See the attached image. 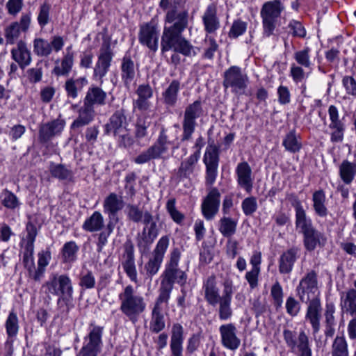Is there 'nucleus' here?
Returning a JSON list of instances; mask_svg holds the SVG:
<instances>
[{
    "mask_svg": "<svg viewBox=\"0 0 356 356\" xmlns=\"http://www.w3.org/2000/svg\"><path fill=\"white\" fill-rule=\"evenodd\" d=\"M332 356H348V343L343 336H337L332 345Z\"/></svg>",
    "mask_w": 356,
    "mask_h": 356,
    "instance_id": "53",
    "label": "nucleus"
},
{
    "mask_svg": "<svg viewBox=\"0 0 356 356\" xmlns=\"http://www.w3.org/2000/svg\"><path fill=\"white\" fill-rule=\"evenodd\" d=\"M38 268L35 269L34 257H33V279L35 281H39L45 270V268L48 266L51 258L49 248L42 250L38 254Z\"/></svg>",
    "mask_w": 356,
    "mask_h": 356,
    "instance_id": "37",
    "label": "nucleus"
},
{
    "mask_svg": "<svg viewBox=\"0 0 356 356\" xmlns=\"http://www.w3.org/2000/svg\"><path fill=\"white\" fill-rule=\"evenodd\" d=\"M248 24L241 19H236L233 22V24L228 33L230 38H237L242 35L247 30Z\"/></svg>",
    "mask_w": 356,
    "mask_h": 356,
    "instance_id": "59",
    "label": "nucleus"
},
{
    "mask_svg": "<svg viewBox=\"0 0 356 356\" xmlns=\"http://www.w3.org/2000/svg\"><path fill=\"white\" fill-rule=\"evenodd\" d=\"M329 128L332 130L330 134V141L332 143H341L344 138V132H345V124H336L332 126H329Z\"/></svg>",
    "mask_w": 356,
    "mask_h": 356,
    "instance_id": "63",
    "label": "nucleus"
},
{
    "mask_svg": "<svg viewBox=\"0 0 356 356\" xmlns=\"http://www.w3.org/2000/svg\"><path fill=\"white\" fill-rule=\"evenodd\" d=\"M158 234L159 230L156 222L145 226L136 238L137 246L140 252L143 254L147 252Z\"/></svg>",
    "mask_w": 356,
    "mask_h": 356,
    "instance_id": "25",
    "label": "nucleus"
},
{
    "mask_svg": "<svg viewBox=\"0 0 356 356\" xmlns=\"http://www.w3.org/2000/svg\"><path fill=\"white\" fill-rule=\"evenodd\" d=\"M88 81L85 77L77 79H68L65 83V90L68 97L75 99L78 96V92L86 86Z\"/></svg>",
    "mask_w": 356,
    "mask_h": 356,
    "instance_id": "45",
    "label": "nucleus"
},
{
    "mask_svg": "<svg viewBox=\"0 0 356 356\" xmlns=\"http://www.w3.org/2000/svg\"><path fill=\"white\" fill-rule=\"evenodd\" d=\"M203 114V108L202 102L196 100L189 104L185 108L184 112V118L182 121V134L181 140L182 142L190 140L192 135L195 132L197 126V119L200 118Z\"/></svg>",
    "mask_w": 356,
    "mask_h": 356,
    "instance_id": "11",
    "label": "nucleus"
},
{
    "mask_svg": "<svg viewBox=\"0 0 356 356\" xmlns=\"http://www.w3.org/2000/svg\"><path fill=\"white\" fill-rule=\"evenodd\" d=\"M356 174V159L353 162L343 160L339 166V176L346 184H350Z\"/></svg>",
    "mask_w": 356,
    "mask_h": 356,
    "instance_id": "46",
    "label": "nucleus"
},
{
    "mask_svg": "<svg viewBox=\"0 0 356 356\" xmlns=\"http://www.w3.org/2000/svg\"><path fill=\"white\" fill-rule=\"evenodd\" d=\"M218 230L225 238H230L236 232L237 220L224 215L218 221Z\"/></svg>",
    "mask_w": 356,
    "mask_h": 356,
    "instance_id": "47",
    "label": "nucleus"
},
{
    "mask_svg": "<svg viewBox=\"0 0 356 356\" xmlns=\"http://www.w3.org/2000/svg\"><path fill=\"white\" fill-rule=\"evenodd\" d=\"M296 226L303 234L304 245L308 251H313L318 245L321 246L325 245L326 238L323 234L314 228L309 218L307 217L296 222Z\"/></svg>",
    "mask_w": 356,
    "mask_h": 356,
    "instance_id": "12",
    "label": "nucleus"
},
{
    "mask_svg": "<svg viewBox=\"0 0 356 356\" xmlns=\"http://www.w3.org/2000/svg\"><path fill=\"white\" fill-rule=\"evenodd\" d=\"M270 296L273 300V305L276 309L282 307L283 302V289L281 284L276 282L271 287Z\"/></svg>",
    "mask_w": 356,
    "mask_h": 356,
    "instance_id": "61",
    "label": "nucleus"
},
{
    "mask_svg": "<svg viewBox=\"0 0 356 356\" xmlns=\"http://www.w3.org/2000/svg\"><path fill=\"white\" fill-rule=\"evenodd\" d=\"M181 251L179 248H174L170 253L165 269L161 275V284L159 289V296L170 299L171 292L175 283L181 286L186 284L187 274L179 268L181 258Z\"/></svg>",
    "mask_w": 356,
    "mask_h": 356,
    "instance_id": "3",
    "label": "nucleus"
},
{
    "mask_svg": "<svg viewBox=\"0 0 356 356\" xmlns=\"http://www.w3.org/2000/svg\"><path fill=\"white\" fill-rule=\"evenodd\" d=\"M79 246L74 241L66 242L61 249L62 261L65 264L74 263L77 259Z\"/></svg>",
    "mask_w": 356,
    "mask_h": 356,
    "instance_id": "48",
    "label": "nucleus"
},
{
    "mask_svg": "<svg viewBox=\"0 0 356 356\" xmlns=\"http://www.w3.org/2000/svg\"><path fill=\"white\" fill-rule=\"evenodd\" d=\"M200 158V150H196L193 154L181 161L178 168L177 175L179 178H188L194 172L196 164Z\"/></svg>",
    "mask_w": 356,
    "mask_h": 356,
    "instance_id": "35",
    "label": "nucleus"
},
{
    "mask_svg": "<svg viewBox=\"0 0 356 356\" xmlns=\"http://www.w3.org/2000/svg\"><path fill=\"white\" fill-rule=\"evenodd\" d=\"M136 116L134 136L139 141L147 136V129L151 124V120L148 113L137 114Z\"/></svg>",
    "mask_w": 356,
    "mask_h": 356,
    "instance_id": "42",
    "label": "nucleus"
},
{
    "mask_svg": "<svg viewBox=\"0 0 356 356\" xmlns=\"http://www.w3.org/2000/svg\"><path fill=\"white\" fill-rule=\"evenodd\" d=\"M127 218L136 223L142 221L144 212L136 204H128L126 209Z\"/></svg>",
    "mask_w": 356,
    "mask_h": 356,
    "instance_id": "62",
    "label": "nucleus"
},
{
    "mask_svg": "<svg viewBox=\"0 0 356 356\" xmlns=\"http://www.w3.org/2000/svg\"><path fill=\"white\" fill-rule=\"evenodd\" d=\"M26 250H29L34 253V242L38 234L37 228L35 225L31 222H29L26 226Z\"/></svg>",
    "mask_w": 356,
    "mask_h": 356,
    "instance_id": "60",
    "label": "nucleus"
},
{
    "mask_svg": "<svg viewBox=\"0 0 356 356\" xmlns=\"http://www.w3.org/2000/svg\"><path fill=\"white\" fill-rule=\"evenodd\" d=\"M8 337L13 338L16 337L19 331L18 318L14 312H10L5 323Z\"/></svg>",
    "mask_w": 356,
    "mask_h": 356,
    "instance_id": "55",
    "label": "nucleus"
},
{
    "mask_svg": "<svg viewBox=\"0 0 356 356\" xmlns=\"http://www.w3.org/2000/svg\"><path fill=\"white\" fill-rule=\"evenodd\" d=\"M237 328L232 323L222 324L219 327L220 343L222 346L230 350H236L241 345V339L237 336Z\"/></svg>",
    "mask_w": 356,
    "mask_h": 356,
    "instance_id": "20",
    "label": "nucleus"
},
{
    "mask_svg": "<svg viewBox=\"0 0 356 356\" xmlns=\"http://www.w3.org/2000/svg\"><path fill=\"white\" fill-rule=\"evenodd\" d=\"M0 202L5 208L10 210L19 208L21 204L18 197L7 188L0 193Z\"/></svg>",
    "mask_w": 356,
    "mask_h": 356,
    "instance_id": "49",
    "label": "nucleus"
},
{
    "mask_svg": "<svg viewBox=\"0 0 356 356\" xmlns=\"http://www.w3.org/2000/svg\"><path fill=\"white\" fill-rule=\"evenodd\" d=\"M171 144L167 129L163 127L155 143L137 156L134 161L136 163L141 165L151 160L161 159L163 154L168 153Z\"/></svg>",
    "mask_w": 356,
    "mask_h": 356,
    "instance_id": "9",
    "label": "nucleus"
},
{
    "mask_svg": "<svg viewBox=\"0 0 356 356\" xmlns=\"http://www.w3.org/2000/svg\"><path fill=\"white\" fill-rule=\"evenodd\" d=\"M298 251V248L293 247L281 254L279 259V272L281 274H289L292 271Z\"/></svg>",
    "mask_w": 356,
    "mask_h": 356,
    "instance_id": "33",
    "label": "nucleus"
},
{
    "mask_svg": "<svg viewBox=\"0 0 356 356\" xmlns=\"http://www.w3.org/2000/svg\"><path fill=\"white\" fill-rule=\"evenodd\" d=\"M285 308L288 315L293 318L299 314L301 305L293 296H290L286 300Z\"/></svg>",
    "mask_w": 356,
    "mask_h": 356,
    "instance_id": "58",
    "label": "nucleus"
},
{
    "mask_svg": "<svg viewBox=\"0 0 356 356\" xmlns=\"http://www.w3.org/2000/svg\"><path fill=\"white\" fill-rule=\"evenodd\" d=\"M283 337L289 350L296 356H312L309 339L304 330L297 334L289 329H284Z\"/></svg>",
    "mask_w": 356,
    "mask_h": 356,
    "instance_id": "10",
    "label": "nucleus"
},
{
    "mask_svg": "<svg viewBox=\"0 0 356 356\" xmlns=\"http://www.w3.org/2000/svg\"><path fill=\"white\" fill-rule=\"evenodd\" d=\"M179 90L180 81L172 80L162 93L163 103L168 106L174 107L177 102Z\"/></svg>",
    "mask_w": 356,
    "mask_h": 356,
    "instance_id": "39",
    "label": "nucleus"
},
{
    "mask_svg": "<svg viewBox=\"0 0 356 356\" xmlns=\"http://www.w3.org/2000/svg\"><path fill=\"white\" fill-rule=\"evenodd\" d=\"M71 47L66 49L60 65H56L53 69V73L56 76H67L71 72L74 63V53L70 51Z\"/></svg>",
    "mask_w": 356,
    "mask_h": 356,
    "instance_id": "40",
    "label": "nucleus"
},
{
    "mask_svg": "<svg viewBox=\"0 0 356 356\" xmlns=\"http://www.w3.org/2000/svg\"><path fill=\"white\" fill-rule=\"evenodd\" d=\"M257 198L250 196L245 198L241 204L242 210L245 216H252L257 209Z\"/></svg>",
    "mask_w": 356,
    "mask_h": 356,
    "instance_id": "64",
    "label": "nucleus"
},
{
    "mask_svg": "<svg viewBox=\"0 0 356 356\" xmlns=\"http://www.w3.org/2000/svg\"><path fill=\"white\" fill-rule=\"evenodd\" d=\"M124 206L123 199L115 193H111L104 200V212L108 215L109 222L118 220L117 214Z\"/></svg>",
    "mask_w": 356,
    "mask_h": 356,
    "instance_id": "26",
    "label": "nucleus"
},
{
    "mask_svg": "<svg viewBox=\"0 0 356 356\" xmlns=\"http://www.w3.org/2000/svg\"><path fill=\"white\" fill-rule=\"evenodd\" d=\"M305 320L312 325L314 334H317L321 327L320 321L321 318L322 306L320 298H315L311 302H307Z\"/></svg>",
    "mask_w": 356,
    "mask_h": 356,
    "instance_id": "27",
    "label": "nucleus"
},
{
    "mask_svg": "<svg viewBox=\"0 0 356 356\" xmlns=\"http://www.w3.org/2000/svg\"><path fill=\"white\" fill-rule=\"evenodd\" d=\"M104 327L91 322L83 337V346L76 356H97L102 350Z\"/></svg>",
    "mask_w": 356,
    "mask_h": 356,
    "instance_id": "7",
    "label": "nucleus"
},
{
    "mask_svg": "<svg viewBox=\"0 0 356 356\" xmlns=\"http://www.w3.org/2000/svg\"><path fill=\"white\" fill-rule=\"evenodd\" d=\"M22 32L20 25H19L17 22H12L7 26L4 29L6 44H14L17 43Z\"/></svg>",
    "mask_w": 356,
    "mask_h": 356,
    "instance_id": "50",
    "label": "nucleus"
},
{
    "mask_svg": "<svg viewBox=\"0 0 356 356\" xmlns=\"http://www.w3.org/2000/svg\"><path fill=\"white\" fill-rule=\"evenodd\" d=\"M341 307L346 313L356 315V290L349 289L341 301Z\"/></svg>",
    "mask_w": 356,
    "mask_h": 356,
    "instance_id": "52",
    "label": "nucleus"
},
{
    "mask_svg": "<svg viewBox=\"0 0 356 356\" xmlns=\"http://www.w3.org/2000/svg\"><path fill=\"white\" fill-rule=\"evenodd\" d=\"M220 193L216 187H211L201 204L203 216L207 220L214 218L218 213L220 204Z\"/></svg>",
    "mask_w": 356,
    "mask_h": 356,
    "instance_id": "19",
    "label": "nucleus"
},
{
    "mask_svg": "<svg viewBox=\"0 0 356 356\" xmlns=\"http://www.w3.org/2000/svg\"><path fill=\"white\" fill-rule=\"evenodd\" d=\"M49 172L51 177L60 181L70 182L74 178L72 170L63 164L51 163L49 167Z\"/></svg>",
    "mask_w": 356,
    "mask_h": 356,
    "instance_id": "44",
    "label": "nucleus"
},
{
    "mask_svg": "<svg viewBox=\"0 0 356 356\" xmlns=\"http://www.w3.org/2000/svg\"><path fill=\"white\" fill-rule=\"evenodd\" d=\"M289 34H291L293 37L303 38L306 36V30L299 21L291 20L287 26Z\"/></svg>",
    "mask_w": 356,
    "mask_h": 356,
    "instance_id": "57",
    "label": "nucleus"
},
{
    "mask_svg": "<svg viewBox=\"0 0 356 356\" xmlns=\"http://www.w3.org/2000/svg\"><path fill=\"white\" fill-rule=\"evenodd\" d=\"M296 293L302 302H311L315 298H320L318 286L317 273L314 270L308 272L301 279L296 287Z\"/></svg>",
    "mask_w": 356,
    "mask_h": 356,
    "instance_id": "14",
    "label": "nucleus"
},
{
    "mask_svg": "<svg viewBox=\"0 0 356 356\" xmlns=\"http://www.w3.org/2000/svg\"><path fill=\"white\" fill-rule=\"evenodd\" d=\"M128 125L126 112L123 108L115 111L105 125V134L117 136L127 130Z\"/></svg>",
    "mask_w": 356,
    "mask_h": 356,
    "instance_id": "22",
    "label": "nucleus"
},
{
    "mask_svg": "<svg viewBox=\"0 0 356 356\" xmlns=\"http://www.w3.org/2000/svg\"><path fill=\"white\" fill-rule=\"evenodd\" d=\"M64 44V39L60 35L52 36L50 42L42 38H35L33 41V52L38 56L47 57L53 51L56 53L60 51Z\"/></svg>",
    "mask_w": 356,
    "mask_h": 356,
    "instance_id": "18",
    "label": "nucleus"
},
{
    "mask_svg": "<svg viewBox=\"0 0 356 356\" xmlns=\"http://www.w3.org/2000/svg\"><path fill=\"white\" fill-rule=\"evenodd\" d=\"M170 299L158 296L152 310L149 330L153 333L161 332L165 327L163 304H168Z\"/></svg>",
    "mask_w": 356,
    "mask_h": 356,
    "instance_id": "21",
    "label": "nucleus"
},
{
    "mask_svg": "<svg viewBox=\"0 0 356 356\" xmlns=\"http://www.w3.org/2000/svg\"><path fill=\"white\" fill-rule=\"evenodd\" d=\"M284 10V6L280 0L268 1L263 4L260 16L262 19L264 37L268 38L273 34L277 20Z\"/></svg>",
    "mask_w": 356,
    "mask_h": 356,
    "instance_id": "8",
    "label": "nucleus"
},
{
    "mask_svg": "<svg viewBox=\"0 0 356 356\" xmlns=\"http://www.w3.org/2000/svg\"><path fill=\"white\" fill-rule=\"evenodd\" d=\"M282 145L290 153L299 152L302 147L300 135L294 129L289 131L283 138Z\"/></svg>",
    "mask_w": 356,
    "mask_h": 356,
    "instance_id": "36",
    "label": "nucleus"
},
{
    "mask_svg": "<svg viewBox=\"0 0 356 356\" xmlns=\"http://www.w3.org/2000/svg\"><path fill=\"white\" fill-rule=\"evenodd\" d=\"M159 30L158 24L153 20L140 25L138 41L155 53L159 49Z\"/></svg>",
    "mask_w": 356,
    "mask_h": 356,
    "instance_id": "17",
    "label": "nucleus"
},
{
    "mask_svg": "<svg viewBox=\"0 0 356 356\" xmlns=\"http://www.w3.org/2000/svg\"><path fill=\"white\" fill-rule=\"evenodd\" d=\"M48 291L54 296H58V305L61 302L65 305V309L63 311L66 315L73 307V286L70 278L67 275H52L45 284Z\"/></svg>",
    "mask_w": 356,
    "mask_h": 356,
    "instance_id": "5",
    "label": "nucleus"
},
{
    "mask_svg": "<svg viewBox=\"0 0 356 356\" xmlns=\"http://www.w3.org/2000/svg\"><path fill=\"white\" fill-rule=\"evenodd\" d=\"M164 22L161 39V53L173 50L186 57L195 56L198 48L183 36V32L188 28L189 24L188 10L173 7L167 11Z\"/></svg>",
    "mask_w": 356,
    "mask_h": 356,
    "instance_id": "1",
    "label": "nucleus"
},
{
    "mask_svg": "<svg viewBox=\"0 0 356 356\" xmlns=\"http://www.w3.org/2000/svg\"><path fill=\"white\" fill-rule=\"evenodd\" d=\"M11 58L19 67L24 70L28 67L32 61L31 53L27 47L26 43L20 40L17 42L16 47H13L11 51Z\"/></svg>",
    "mask_w": 356,
    "mask_h": 356,
    "instance_id": "28",
    "label": "nucleus"
},
{
    "mask_svg": "<svg viewBox=\"0 0 356 356\" xmlns=\"http://www.w3.org/2000/svg\"><path fill=\"white\" fill-rule=\"evenodd\" d=\"M124 260L122 262V268L129 280L135 283H138V273L135 264L134 248L131 241L124 244Z\"/></svg>",
    "mask_w": 356,
    "mask_h": 356,
    "instance_id": "23",
    "label": "nucleus"
},
{
    "mask_svg": "<svg viewBox=\"0 0 356 356\" xmlns=\"http://www.w3.org/2000/svg\"><path fill=\"white\" fill-rule=\"evenodd\" d=\"M219 148L214 144L209 145L206 149L203 162L206 166L205 184L212 186L218 175L219 163Z\"/></svg>",
    "mask_w": 356,
    "mask_h": 356,
    "instance_id": "16",
    "label": "nucleus"
},
{
    "mask_svg": "<svg viewBox=\"0 0 356 356\" xmlns=\"http://www.w3.org/2000/svg\"><path fill=\"white\" fill-rule=\"evenodd\" d=\"M218 44L216 39L208 35H206L204 40V53L202 58L209 60H213L215 53L218 49Z\"/></svg>",
    "mask_w": 356,
    "mask_h": 356,
    "instance_id": "54",
    "label": "nucleus"
},
{
    "mask_svg": "<svg viewBox=\"0 0 356 356\" xmlns=\"http://www.w3.org/2000/svg\"><path fill=\"white\" fill-rule=\"evenodd\" d=\"M169 243L170 239L168 236H163L158 241L149 260L144 266L145 275L147 277L152 279L153 276L158 273Z\"/></svg>",
    "mask_w": 356,
    "mask_h": 356,
    "instance_id": "15",
    "label": "nucleus"
},
{
    "mask_svg": "<svg viewBox=\"0 0 356 356\" xmlns=\"http://www.w3.org/2000/svg\"><path fill=\"white\" fill-rule=\"evenodd\" d=\"M120 70L122 81L124 86L129 88L136 74L134 62L130 56L125 55L122 58Z\"/></svg>",
    "mask_w": 356,
    "mask_h": 356,
    "instance_id": "34",
    "label": "nucleus"
},
{
    "mask_svg": "<svg viewBox=\"0 0 356 356\" xmlns=\"http://www.w3.org/2000/svg\"><path fill=\"white\" fill-rule=\"evenodd\" d=\"M311 48L307 46L296 51L293 54V58L297 63L296 65H301L306 69H311L313 65L311 60Z\"/></svg>",
    "mask_w": 356,
    "mask_h": 356,
    "instance_id": "51",
    "label": "nucleus"
},
{
    "mask_svg": "<svg viewBox=\"0 0 356 356\" xmlns=\"http://www.w3.org/2000/svg\"><path fill=\"white\" fill-rule=\"evenodd\" d=\"M105 222L103 215L99 211H94L93 213L86 219L82 225V229L88 232H95L102 230Z\"/></svg>",
    "mask_w": 356,
    "mask_h": 356,
    "instance_id": "41",
    "label": "nucleus"
},
{
    "mask_svg": "<svg viewBox=\"0 0 356 356\" xmlns=\"http://www.w3.org/2000/svg\"><path fill=\"white\" fill-rule=\"evenodd\" d=\"M184 340V327L180 323H174L171 329L170 341V356H183Z\"/></svg>",
    "mask_w": 356,
    "mask_h": 356,
    "instance_id": "29",
    "label": "nucleus"
},
{
    "mask_svg": "<svg viewBox=\"0 0 356 356\" xmlns=\"http://www.w3.org/2000/svg\"><path fill=\"white\" fill-rule=\"evenodd\" d=\"M237 183L247 193H250L253 187L252 170L249 164L244 161L239 163L236 168Z\"/></svg>",
    "mask_w": 356,
    "mask_h": 356,
    "instance_id": "31",
    "label": "nucleus"
},
{
    "mask_svg": "<svg viewBox=\"0 0 356 356\" xmlns=\"http://www.w3.org/2000/svg\"><path fill=\"white\" fill-rule=\"evenodd\" d=\"M222 286V294L220 295V289L218 286L216 277L212 275L203 282L202 289L206 302L212 307L218 305V318L220 321H225L229 320L233 316L231 305L234 285L232 281L227 279L223 282Z\"/></svg>",
    "mask_w": 356,
    "mask_h": 356,
    "instance_id": "2",
    "label": "nucleus"
},
{
    "mask_svg": "<svg viewBox=\"0 0 356 356\" xmlns=\"http://www.w3.org/2000/svg\"><path fill=\"white\" fill-rule=\"evenodd\" d=\"M106 92L97 86L88 88L83 102L94 107L95 105L103 106L106 104Z\"/></svg>",
    "mask_w": 356,
    "mask_h": 356,
    "instance_id": "38",
    "label": "nucleus"
},
{
    "mask_svg": "<svg viewBox=\"0 0 356 356\" xmlns=\"http://www.w3.org/2000/svg\"><path fill=\"white\" fill-rule=\"evenodd\" d=\"M118 300L121 312L133 323H136L146 310L147 303L144 297L138 293L131 284L123 288L118 294Z\"/></svg>",
    "mask_w": 356,
    "mask_h": 356,
    "instance_id": "4",
    "label": "nucleus"
},
{
    "mask_svg": "<svg viewBox=\"0 0 356 356\" xmlns=\"http://www.w3.org/2000/svg\"><path fill=\"white\" fill-rule=\"evenodd\" d=\"M202 22L207 34L213 33L220 28V20L217 17V8L215 4L211 3L207 7L202 15Z\"/></svg>",
    "mask_w": 356,
    "mask_h": 356,
    "instance_id": "32",
    "label": "nucleus"
},
{
    "mask_svg": "<svg viewBox=\"0 0 356 356\" xmlns=\"http://www.w3.org/2000/svg\"><path fill=\"white\" fill-rule=\"evenodd\" d=\"M313 208L315 213L320 217L325 218L328 214L326 207V196L323 190H318L312 195Z\"/></svg>",
    "mask_w": 356,
    "mask_h": 356,
    "instance_id": "43",
    "label": "nucleus"
},
{
    "mask_svg": "<svg viewBox=\"0 0 356 356\" xmlns=\"http://www.w3.org/2000/svg\"><path fill=\"white\" fill-rule=\"evenodd\" d=\"M286 199L291 202L296 210V222L307 218L305 211L302 206L301 202L296 195L291 193L287 195Z\"/></svg>",
    "mask_w": 356,
    "mask_h": 356,
    "instance_id": "56",
    "label": "nucleus"
},
{
    "mask_svg": "<svg viewBox=\"0 0 356 356\" xmlns=\"http://www.w3.org/2000/svg\"><path fill=\"white\" fill-rule=\"evenodd\" d=\"M65 126V120L58 118L42 124L39 129V139L41 143H47L54 137L60 135Z\"/></svg>",
    "mask_w": 356,
    "mask_h": 356,
    "instance_id": "24",
    "label": "nucleus"
},
{
    "mask_svg": "<svg viewBox=\"0 0 356 356\" xmlns=\"http://www.w3.org/2000/svg\"><path fill=\"white\" fill-rule=\"evenodd\" d=\"M95 111L93 106L83 102L78 110V117L73 121L70 125L72 130H78L92 122L95 117Z\"/></svg>",
    "mask_w": 356,
    "mask_h": 356,
    "instance_id": "30",
    "label": "nucleus"
},
{
    "mask_svg": "<svg viewBox=\"0 0 356 356\" xmlns=\"http://www.w3.org/2000/svg\"><path fill=\"white\" fill-rule=\"evenodd\" d=\"M114 56L110 42L104 41L99 48L97 59L93 68L94 80L99 81L102 84L104 77L110 70Z\"/></svg>",
    "mask_w": 356,
    "mask_h": 356,
    "instance_id": "13",
    "label": "nucleus"
},
{
    "mask_svg": "<svg viewBox=\"0 0 356 356\" xmlns=\"http://www.w3.org/2000/svg\"><path fill=\"white\" fill-rule=\"evenodd\" d=\"M222 86L225 90L236 96H250L252 92L248 90L250 79L248 75L238 66L232 65L227 69L222 75Z\"/></svg>",
    "mask_w": 356,
    "mask_h": 356,
    "instance_id": "6",
    "label": "nucleus"
}]
</instances>
